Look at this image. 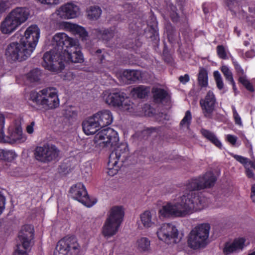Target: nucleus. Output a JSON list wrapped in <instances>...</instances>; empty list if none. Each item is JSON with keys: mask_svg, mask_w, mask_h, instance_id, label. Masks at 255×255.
Returning <instances> with one entry per match:
<instances>
[{"mask_svg": "<svg viewBox=\"0 0 255 255\" xmlns=\"http://www.w3.org/2000/svg\"><path fill=\"white\" fill-rule=\"evenodd\" d=\"M115 28L110 27L104 30L97 29L96 33L98 38H101L106 43H107L112 38L115 34Z\"/></svg>", "mask_w": 255, "mask_h": 255, "instance_id": "25", "label": "nucleus"}, {"mask_svg": "<svg viewBox=\"0 0 255 255\" xmlns=\"http://www.w3.org/2000/svg\"><path fill=\"white\" fill-rule=\"evenodd\" d=\"M152 93L153 100L155 103L162 102L168 96V92L165 90L158 87H153Z\"/></svg>", "mask_w": 255, "mask_h": 255, "instance_id": "27", "label": "nucleus"}, {"mask_svg": "<svg viewBox=\"0 0 255 255\" xmlns=\"http://www.w3.org/2000/svg\"><path fill=\"white\" fill-rule=\"evenodd\" d=\"M9 8V2L7 0H0V15Z\"/></svg>", "mask_w": 255, "mask_h": 255, "instance_id": "47", "label": "nucleus"}, {"mask_svg": "<svg viewBox=\"0 0 255 255\" xmlns=\"http://www.w3.org/2000/svg\"><path fill=\"white\" fill-rule=\"evenodd\" d=\"M190 80L189 75L188 74H185L183 76H180L179 77V80L180 82V83L185 84L188 82H189Z\"/></svg>", "mask_w": 255, "mask_h": 255, "instance_id": "54", "label": "nucleus"}, {"mask_svg": "<svg viewBox=\"0 0 255 255\" xmlns=\"http://www.w3.org/2000/svg\"><path fill=\"white\" fill-rule=\"evenodd\" d=\"M198 83L201 87H206L208 85V72L204 68H200L198 75Z\"/></svg>", "mask_w": 255, "mask_h": 255, "instance_id": "34", "label": "nucleus"}, {"mask_svg": "<svg viewBox=\"0 0 255 255\" xmlns=\"http://www.w3.org/2000/svg\"><path fill=\"white\" fill-rule=\"evenodd\" d=\"M82 126L84 132L87 135L95 134L101 128L100 126L96 122L93 116L84 121Z\"/></svg>", "mask_w": 255, "mask_h": 255, "instance_id": "22", "label": "nucleus"}, {"mask_svg": "<svg viewBox=\"0 0 255 255\" xmlns=\"http://www.w3.org/2000/svg\"><path fill=\"white\" fill-rule=\"evenodd\" d=\"M80 32H81V39L83 40L84 39H86V37L88 36V33L85 29V28L81 26L80 27Z\"/></svg>", "mask_w": 255, "mask_h": 255, "instance_id": "57", "label": "nucleus"}, {"mask_svg": "<svg viewBox=\"0 0 255 255\" xmlns=\"http://www.w3.org/2000/svg\"><path fill=\"white\" fill-rule=\"evenodd\" d=\"M60 26L62 27L69 28L71 30V32L75 34L80 33V26L78 25L73 24L68 22H63L60 24Z\"/></svg>", "mask_w": 255, "mask_h": 255, "instance_id": "41", "label": "nucleus"}, {"mask_svg": "<svg viewBox=\"0 0 255 255\" xmlns=\"http://www.w3.org/2000/svg\"><path fill=\"white\" fill-rule=\"evenodd\" d=\"M80 245L74 237H65L57 244L54 255H79Z\"/></svg>", "mask_w": 255, "mask_h": 255, "instance_id": "9", "label": "nucleus"}, {"mask_svg": "<svg viewBox=\"0 0 255 255\" xmlns=\"http://www.w3.org/2000/svg\"><path fill=\"white\" fill-rule=\"evenodd\" d=\"M70 197L80 202V186L78 184L72 186L70 190Z\"/></svg>", "mask_w": 255, "mask_h": 255, "instance_id": "40", "label": "nucleus"}, {"mask_svg": "<svg viewBox=\"0 0 255 255\" xmlns=\"http://www.w3.org/2000/svg\"><path fill=\"white\" fill-rule=\"evenodd\" d=\"M19 26V24L8 14L0 24V30L4 34H10Z\"/></svg>", "mask_w": 255, "mask_h": 255, "instance_id": "21", "label": "nucleus"}, {"mask_svg": "<svg viewBox=\"0 0 255 255\" xmlns=\"http://www.w3.org/2000/svg\"><path fill=\"white\" fill-rule=\"evenodd\" d=\"M163 55L164 57V60L167 63H170L172 61V57L170 55H166L164 51H163Z\"/></svg>", "mask_w": 255, "mask_h": 255, "instance_id": "62", "label": "nucleus"}, {"mask_svg": "<svg viewBox=\"0 0 255 255\" xmlns=\"http://www.w3.org/2000/svg\"><path fill=\"white\" fill-rule=\"evenodd\" d=\"M149 29V32L150 33L149 35V37L152 39H156L157 38H158V33L157 30V22L156 21V19H154L152 21V24H147Z\"/></svg>", "mask_w": 255, "mask_h": 255, "instance_id": "38", "label": "nucleus"}, {"mask_svg": "<svg viewBox=\"0 0 255 255\" xmlns=\"http://www.w3.org/2000/svg\"><path fill=\"white\" fill-rule=\"evenodd\" d=\"M102 13V10L98 6H93L90 7L87 11V15L89 19L91 20H97Z\"/></svg>", "mask_w": 255, "mask_h": 255, "instance_id": "35", "label": "nucleus"}, {"mask_svg": "<svg viewBox=\"0 0 255 255\" xmlns=\"http://www.w3.org/2000/svg\"><path fill=\"white\" fill-rule=\"evenodd\" d=\"M150 92L149 87L143 85H139L133 88L131 91L133 95H136L139 99H143L148 95Z\"/></svg>", "mask_w": 255, "mask_h": 255, "instance_id": "31", "label": "nucleus"}, {"mask_svg": "<svg viewBox=\"0 0 255 255\" xmlns=\"http://www.w3.org/2000/svg\"><path fill=\"white\" fill-rule=\"evenodd\" d=\"M178 234L176 226L171 223L162 224L157 232L158 239L167 244L179 242L181 237L178 238Z\"/></svg>", "mask_w": 255, "mask_h": 255, "instance_id": "13", "label": "nucleus"}, {"mask_svg": "<svg viewBox=\"0 0 255 255\" xmlns=\"http://www.w3.org/2000/svg\"><path fill=\"white\" fill-rule=\"evenodd\" d=\"M217 104L216 99L213 92L209 91L204 99L200 101V105L203 114L207 119H211Z\"/></svg>", "mask_w": 255, "mask_h": 255, "instance_id": "16", "label": "nucleus"}, {"mask_svg": "<svg viewBox=\"0 0 255 255\" xmlns=\"http://www.w3.org/2000/svg\"><path fill=\"white\" fill-rule=\"evenodd\" d=\"M15 39L18 41H16L9 44L6 48L5 54L7 58L11 61L25 60L30 56L34 50L20 38Z\"/></svg>", "mask_w": 255, "mask_h": 255, "instance_id": "4", "label": "nucleus"}, {"mask_svg": "<svg viewBox=\"0 0 255 255\" xmlns=\"http://www.w3.org/2000/svg\"><path fill=\"white\" fill-rule=\"evenodd\" d=\"M5 123V118L2 114H0V141L4 140L3 128Z\"/></svg>", "mask_w": 255, "mask_h": 255, "instance_id": "45", "label": "nucleus"}, {"mask_svg": "<svg viewBox=\"0 0 255 255\" xmlns=\"http://www.w3.org/2000/svg\"><path fill=\"white\" fill-rule=\"evenodd\" d=\"M236 251V250L234 246H233V243L231 244L226 243L223 249V252L225 255H228Z\"/></svg>", "mask_w": 255, "mask_h": 255, "instance_id": "48", "label": "nucleus"}, {"mask_svg": "<svg viewBox=\"0 0 255 255\" xmlns=\"http://www.w3.org/2000/svg\"><path fill=\"white\" fill-rule=\"evenodd\" d=\"M227 5L229 7L230 9H231L233 5L235 4V3L236 2V0H224Z\"/></svg>", "mask_w": 255, "mask_h": 255, "instance_id": "61", "label": "nucleus"}, {"mask_svg": "<svg viewBox=\"0 0 255 255\" xmlns=\"http://www.w3.org/2000/svg\"><path fill=\"white\" fill-rule=\"evenodd\" d=\"M128 101L129 100L126 97V94L119 90L109 93L105 99L106 103L109 105L114 107H121L126 110L129 109L130 106Z\"/></svg>", "mask_w": 255, "mask_h": 255, "instance_id": "15", "label": "nucleus"}, {"mask_svg": "<svg viewBox=\"0 0 255 255\" xmlns=\"http://www.w3.org/2000/svg\"><path fill=\"white\" fill-rule=\"evenodd\" d=\"M136 246L141 252H148L150 250V241L146 237L138 239L136 241Z\"/></svg>", "mask_w": 255, "mask_h": 255, "instance_id": "30", "label": "nucleus"}, {"mask_svg": "<svg viewBox=\"0 0 255 255\" xmlns=\"http://www.w3.org/2000/svg\"><path fill=\"white\" fill-rule=\"evenodd\" d=\"M245 241L246 240L244 238H240L234 241L233 244L236 251L238 250H242L244 247Z\"/></svg>", "mask_w": 255, "mask_h": 255, "instance_id": "44", "label": "nucleus"}, {"mask_svg": "<svg viewBox=\"0 0 255 255\" xmlns=\"http://www.w3.org/2000/svg\"><path fill=\"white\" fill-rule=\"evenodd\" d=\"M210 229V225L208 223L202 224L194 228L188 236V246L193 249L205 247L209 237Z\"/></svg>", "mask_w": 255, "mask_h": 255, "instance_id": "7", "label": "nucleus"}, {"mask_svg": "<svg viewBox=\"0 0 255 255\" xmlns=\"http://www.w3.org/2000/svg\"><path fill=\"white\" fill-rule=\"evenodd\" d=\"M141 45L142 42L139 40V38H137L135 39L134 42H132L128 47L136 50L137 48L140 47Z\"/></svg>", "mask_w": 255, "mask_h": 255, "instance_id": "50", "label": "nucleus"}, {"mask_svg": "<svg viewBox=\"0 0 255 255\" xmlns=\"http://www.w3.org/2000/svg\"><path fill=\"white\" fill-rule=\"evenodd\" d=\"M245 56L247 58H253L255 56V51L254 50L248 51L246 52Z\"/></svg>", "mask_w": 255, "mask_h": 255, "instance_id": "60", "label": "nucleus"}, {"mask_svg": "<svg viewBox=\"0 0 255 255\" xmlns=\"http://www.w3.org/2000/svg\"><path fill=\"white\" fill-rule=\"evenodd\" d=\"M41 3L47 4H57L59 3V0H37Z\"/></svg>", "mask_w": 255, "mask_h": 255, "instance_id": "53", "label": "nucleus"}, {"mask_svg": "<svg viewBox=\"0 0 255 255\" xmlns=\"http://www.w3.org/2000/svg\"><path fill=\"white\" fill-rule=\"evenodd\" d=\"M218 56L221 59H227L228 57L225 47L223 45H219L216 47Z\"/></svg>", "mask_w": 255, "mask_h": 255, "instance_id": "42", "label": "nucleus"}, {"mask_svg": "<svg viewBox=\"0 0 255 255\" xmlns=\"http://www.w3.org/2000/svg\"><path fill=\"white\" fill-rule=\"evenodd\" d=\"M170 6V13L177 12V9L176 6L173 4H171Z\"/></svg>", "mask_w": 255, "mask_h": 255, "instance_id": "63", "label": "nucleus"}, {"mask_svg": "<svg viewBox=\"0 0 255 255\" xmlns=\"http://www.w3.org/2000/svg\"><path fill=\"white\" fill-rule=\"evenodd\" d=\"M124 215L125 212L122 206L113 207L103 227V235L105 237H111L115 235L123 222Z\"/></svg>", "mask_w": 255, "mask_h": 255, "instance_id": "5", "label": "nucleus"}, {"mask_svg": "<svg viewBox=\"0 0 255 255\" xmlns=\"http://www.w3.org/2000/svg\"><path fill=\"white\" fill-rule=\"evenodd\" d=\"M251 198L255 203V184H253L251 187Z\"/></svg>", "mask_w": 255, "mask_h": 255, "instance_id": "59", "label": "nucleus"}, {"mask_svg": "<svg viewBox=\"0 0 255 255\" xmlns=\"http://www.w3.org/2000/svg\"><path fill=\"white\" fill-rule=\"evenodd\" d=\"M128 146L125 144H121L117 146L110 153L108 163L107 173L110 176L117 174L122 163L128 156Z\"/></svg>", "mask_w": 255, "mask_h": 255, "instance_id": "6", "label": "nucleus"}, {"mask_svg": "<svg viewBox=\"0 0 255 255\" xmlns=\"http://www.w3.org/2000/svg\"><path fill=\"white\" fill-rule=\"evenodd\" d=\"M234 158L244 165H246L248 163H249L248 158L243 157L241 155H235L234 156Z\"/></svg>", "mask_w": 255, "mask_h": 255, "instance_id": "49", "label": "nucleus"}, {"mask_svg": "<svg viewBox=\"0 0 255 255\" xmlns=\"http://www.w3.org/2000/svg\"><path fill=\"white\" fill-rule=\"evenodd\" d=\"M8 138L9 140L4 139L5 141L3 140L2 141L21 143L26 139L25 135L23 134L22 129L20 127H16L12 129H9Z\"/></svg>", "mask_w": 255, "mask_h": 255, "instance_id": "23", "label": "nucleus"}, {"mask_svg": "<svg viewBox=\"0 0 255 255\" xmlns=\"http://www.w3.org/2000/svg\"><path fill=\"white\" fill-rule=\"evenodd\" d=\"M221 71L223 73L226 80L229 81L233 87V89L235 93L237 91V88L235 82L234 80L233 74L229 68L226 65H223L221 67Z\"/></svg>", "mask_w": 255, "mask_h": 255, "instance_id": "29", "label": "nucleus"}, {"mask_svg": "<svg viewBox=\"0 0 255 255\" xmlns=\"http://www.w3.org/2000/svg\"><path fill=\"white\" fill-rule=\"evenodd\" d=\"M233 63L238 76V81L239 83L241 84L248 91L253 92L255 90L253 85L248 79L244 69L238 62L233 60Z\"/></svg>", "mask_w": 255, "mask_h": 255, "instance_id": "18", "label": "nucleus"}, {"mask_svg": "<svg viewBox=\"0 0 255 255\" xmlns=\"http://www.w3.org/2000/svg\"><path fill=\"white\" fill-rule=\"evenodd\" d=\"M246 174L248 178H254L255 177V174L252 170L250 169L249 168L246 167Z\"/></svg>", "mask_w": 255, "mask_h": 255, "instance_id": "58", "label": "nucleus"}, {"mask_svg": "<svg viewBox=\"0 0 255 255\" xmlns=\"http://www.w3.org/2000/svg\"><path fill=\"white\" fill-rule=\"evenodd\" d=\"M59 153V150L55 145L45 144L43 146H37L34 150V155L37 160L47 163L56 160Z\"/></svg>", "mask_w": 255, "mask_h": 255, "instance_id": "11", "label": "nucleus"}, {"mask_svg": "<svg viewBox=\"0 0 255 255\" xmlns=\"http://www.w3.org/2000/svg\"><path fill=\"white\" fill-rule=\"evenodd\" d=\"M8 14L20 26L28 19L29 15V11L26 7H17L12 9Z\"/></svg>", "mask_w": 255, "mask_h": 255, "instance_id": "20", "label": "nucleus"}, {"mask_svg": "<svg viewBox=\"0 0 255 255\" xmlns=\"http://www.w3.org/2000/svg\"><path fill=\"white\" fill-rule=\"evenodd\" d=\"M155 130V128H150L141 131H138L133 135V137L140 141L146 140Z\"/></svg>", "mask_w": 255, "mask_h": 255, "instance_id": "33", "label": "nucleus"}, {"mask_svg": "<svg viewBox=\"0 0 255 255\" xmlns=\"http://www.w3.org/2000/svg\"><path fill=\"white\" fill-rule=\"evenodd\" d=\"M21 32L22 29L16 32L13 36V38H20L34 50L40 36V29L35 24L30 25L25 31L24 35H22Z\"/></svg>", "mask_w": 255, "mask_h": 255, "instance_id": "14", "label": "nucleus"}, {"mask_svg": "<svg viewBox=\"0 0 255 255\" xmlns=\"http://www.w3.org/2000/svg\"><path fill=\"white\" fill-rule=\"evenodd\" d=\"M201 133L202 135L209 140L211 142L215 145L217 147L221 148L222 146L221 142L217 138L215 134L211 131L202 128L201 130Z\"/></svg>", "mask_w": 255, "mask_h": 255, "instance_id": "28", "label": "nucleus"}, {"mask_svg": "<svg viewBox=\"0 0 255 255\" xmlns=\"http://www.w3.org/2000/svg\"><path fill=\"white\" fill-rule=\"evenodd\" d=\"M97 200L89 196L85 186L81 184V203L87 207L93 206Z\"/></svg>", "mask_w": 255, "mask_h": 255, "instance_id": "24", "label": "nucleus"}, {"mask_svg": "<svg viewBox=\"0 0 255 255\" xmlns=\"http://www.w3.org/2000/svg\"><path fill=\"white\" fill-rule=\"evenodd\" d=\"M216 181L217 177L212 172H207L202 176L191 179L186 186L189 192L181 197L180 202L163 206L158 212L159 217H183L193 211L203 209L207 206V199L203 193L196 191L211 188L214 186Z\"/></svg>", "mask_w": 255, "mask_h": 255, "instance_id": "1", "label": "nucleus"}, {"mask_svg": "<svg viewBox=\"0 0 255 255\" xmlns=\"http://www.w3.org/2000/svg\"><path fill=\"white\" fill-rule=\"evenodd\" d=\"M192 114L190 110L185 112V116L180 123V126L183 127L186 126L188 128H189L192 122Z\"/></svg>", "mask_w": 255, "mask_h": 255, "instance_id": "39", "label": "nucleus"}, {"mask_svg": "<svg viewBox=\"0 0 255 255\" xmlns=\"http://www.w3.org/2000/svg\"><path fill=\"white\" fill-rule=\"evenodd\" d=\"M232 111H233V118L234 119L235 123L236 125H239V126H242V122L241 118L238 113L235 107L234 106H232Z\"/></svg>", "mask_w": 255, "mask_h": 255, "instance_id": "46", "label": "nucleus"}, {"mask_svg": "<svg viewBox=\"0 0 255 255\" xmlns=\"http://www.w3.org/2000/svg\"><path fill=\"white\" fill-rule=\"evenodd\" d=\"M122 75L129 84L136 82L141 78L140 72L134 70H126L124 71Z\"/></svg>", "mask_w": 255, "mask_h": 255, "instance_id": "26", "label": "nucleus"}, {"mask_svg": "<svg viewBox=\"0 0 255 255\" xmlns=\"http://www.w3.org/2000/svg\"><path fill=\"white\" fill-rule=\"evenodd\" d=\"M79 7L73 2H69L61 6L57 10V15L63 19H71L76 17Z\"/></svg>", "mask_w": 255, "mask_h": 255, "instance_id": "17", "label": "nucleus"}, {"mask_svg": "<svg viewBox=\"0 0 255 255\" xmlns=\"http://www.w3.org/2000/svg\"><path fill=\"white\" fill-rule=\"evenodd\" d=\"M151 214L150 211H146L140 215L142 224L145 227H150L153 223L151 221Z\"/></svg>", "mask_w": 255, "mask_h": 255, "instance_id": "37", "label": "nucleus"}, {"mask_svg": "<svg viewBox=\"0 0 255 255\" xmlns=\"http://www.w3.org/2000/svg\"><path fill=\"white\" fill-rule=\"evenodd\" d=\"M96 146L104 148L116 146L119 141L118 132L110 128H100L94 138Z\"/></svg>", "mask_w": 255, "mask_h": 255, "instance_id": "8", "label": "nucleus"}, {"mask_svg": "<svg viewBox=\"0 0 255 255\" xmlns=\"http://www.w3.org/2000/svg\"><path fill=\"white\" fill-rule=\"evenodd\" d=\"M55 51L44 53L42 63L45 69L59 72L65 67L64 62L78 63L80 61V47L78 40L74 39L63 32L57 33L53 37Z\"/></svg>", "mask_w": 255, "mask_h": 255, "instance_id": "2", "label": "nucleus"}, {"mask_svg": "<svg viewBox=\"0 0 255 255\" xmlns=\"http://www.w3.org/2000/svg\"><path fill=\"white\" fill-rule=\"evenodd\" d=\"M5 198L0 192V215L1 214L5 208Z\"/></svg>", "mask_w": 255, "mask_h": 255, "instance_id": "51", "label": "nucleus"}, {"mask_svg": "<svg viewBox=\"0 0 255 255\" xmlns=\"http://www.w3.org/2000/svg\"><path fill=\"white\" fill-rule=\"evenodd\" d=\"M17 156L12 150H0V159L7 161H11Z\"/></svg>", "mask_w": 255, "mask_h": 255, "instance_id": "36", "label": "nucleus"}, {"mask_svg": "<svg viewBox=\"0 0 255 255\" xmlns=\"http://www.w3.org/2000/svg\"><path fill=\"white\" fill-rule=\"evenodd\" d=\"M35 126V122H32L29 125L26 127V131L29 134H32L34 131V126Z\"/></svg>", "mask_w": 255, "mask_h": 255, "instance_id": "55", "label": "nucleus"}, {"mask_svg": "<svg viewBox=\"0 0 255 255\" xmlns=\"http://www.w3.org/2000/svg\"><path fill=\"white\" fill-rule=\"evenodd\" d=\"M234 32L236 33L238 37H239L241 35L240 30L238 29L237 27H234Z\"/></svg>", "mask_w": 255, "mask_h": 255, "instance_id": "64", "label": "nucleus"}, {"mask_svg": "<svg viewBox=\"0 0 255 255\" xmlns=\"http://www.w3.org/2000/svg\"><path fill=\"white\" fill-rule=\"evenodd\" d=\"M213 75L217 88L219 90H222L224 87V83L220 72L218 71H215Z\"/></svg>", "mask_w": 255, "mask_h": 255, "instance_id": "43", "label": "nucleus"}, {"mask_svg": "<svg viewBox=\"0 0 255 255\" xmlns=\"http://www.w3.org/2000/svg\"><path fill=\"white\" fill-rule=\"evenodd\" d=\"M18 237L21 245H17L13 255H28L27 251L32 246V241L34 238V230L32 226L25 225L22 226Z\"/></svg>", "mask_w": 255, "mask_h": 255, "instance_id": "10", "label": "nucleus"}, {"mask_svg": "<svg viewBox=\"0 0 255 255\" xmlns=\"http://www.w3.org/2000/svg\"><path fill=\"white\" fill-rule=\"evenodd\" d=\"M41 75L40 69L38 68L33 69L24 76L23 78L26 79L27 83L35 82L39 81Z\"/></svg>", "mask_w": 255, "mask_h": 255, "instance_id": "32", "label": "nucleus"}, {"mask_svg": "<svg viewBox=\"0 0 255 255\" xmlns=\"http://www.w3.org/2000/svg\"><path fill=\"white\" fill-rule=\"evenodd\" d=\"M28 102L37 110L54 109L59 105L57 90L53 87H47L38 92L32 91L29 93Z\"/></svg>", "mask_w": 255, "mask_h": 255, "instance_id": "3", "label": "nucleus"}, {"mask_svg": "<svg viewBox=\"0 0 255 255\" xmlns=\"http://www.w3.org/2000/svg\"><path fill=\"white\" fill-rule=\"evenodd\" d=\"M227 139L231 144H235L237 142V138L236 136L228 134L227 136Z\"/></svg>", "mask_w": 255, "mask_h": 255, "instance_id": "56", "label": "nucleus"}, {"mask_svg": "<svg viewBox=\"0 0 255 255\" xmlns=\"http://www.w3.org/2000/svg\"><path fill=\"white\" fill-rule=\"evenodd\" d=\"M178 234L176 226L171 223L162 224L157 232L158 239L167 244L179 242L181 237L178 238Z\"/></svg>", "mask_w": 255, "mask_h": 255, "instance_id": "12", "label": "nucleus"}, {"mask_svg": "<svg viewBox=\"0 0 255 255\" xmlns=\"http://www.w3.org/2000/svg\"><path fill=\"white\" fill-rule=\"evenodd\" d=\"M170 17L172 21L174 23L177 22L179 20V16L177 12H170Z\"/></svg>", "mask_w": 255, "mask_h": 255, "instance_id": "52", "label": "nucleus"}, {"mask_svg": "<svg viewBox=\"0 0 255 255\" xmlns=\"http://www.w3.org/2000/svg\"><path fill=\"white\" fill-rule=\"evenodd\" d=\"M96 122L102 128L111 125L113 121V117L112 113L108 110H103L99 111L93 115Z\"/></svg>", "mask_w": 255, "mask_h": 255, "instance_id": "19", "label": "nucleus"}]
</instances>
